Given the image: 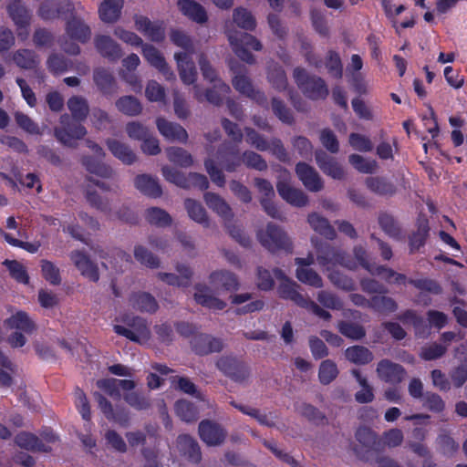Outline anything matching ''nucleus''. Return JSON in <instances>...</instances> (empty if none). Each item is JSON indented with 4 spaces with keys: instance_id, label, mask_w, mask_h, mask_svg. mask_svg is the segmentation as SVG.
I'll return each instance as SVG.
<instances>
[{
    "instance_id": "f257e3e1",
    "label": "nucleus",
    "mask_w": 467,
    "mask_h": 467,
    "mask_svg": "<svg viewBox=\"0 0 467 467\" xmlns=\"http://www.w3.org/2000/svg\"><path fill=\"white\" fill-rule=\"evenodd\" d=\"M68 15L70 16L65 23V36L59 37L58 44L64 52L76 56L80 53V47L75 41L82 44L88 42L92 32L85 20L77 16L74 11Z\"/></svg>"
},
{
    "instance_id": "f03ea898",
    "label": "nucleus",
    "mask_w": 467,
    "mask_h": 467,
    "mask_svg": "<svg viewBox=\"0 0 467 467\" xmlns=\"http://www.w3.org/2000/svg\"><path fill=\"white\" fill-rule=\"evenodd\" d=\"M225 34L235 55L243 61L248 64H254L255 61L254 57L247 50V47L259 51L263 47L261 42L255 36L237 31L228 26V25L225 26Z\"/></svg>"
},
{
    "instance_id": "7ed1b4c3",
    "label": "nucleus",
    "mask_w": 467,
    "mask_h": 467,
    "mask_svg": "<svg viewBox=\"0 0 467 467\" xmlns=\"http://www.w3.org/2000/svg\"><path fill=\"white\" fill-rule=\"evenodd\" d=\"M260 244L268 251L290 250L292 244L286 233L274 223H268L265 229L257 232Z\"/></svg>"
},
{
    "instance_id": "20e7f679",
    "label": "nucleus",
    "mask_w": 467,
    "mask_h": 467,
    "mask_svg": "<svg viewBox=\"0 0 467 467\" xmlns=\"http://www.w3.org/2000/svg\"><path fill=\"white\" fill-rule=\"evenodd\" d=\"M59 126L54 130L57 140L65 146L74 147L75 140H80L87 134L86 128L72 119L67 114H63L59 119Z\"/></svg>"
},
{
    "instance_id": "39448f33",
    "label": "nucleus",
    "mask_w": 467,
    "mask_h": 467,
    "mask_svg": "<svg viewBox=\"0 0 467 467\" xmlns=\"http://www.w3.org/2000/svg\"><path fill=\"white\" fill-rule=\"evenodd\" d=\"M294 78L299 88L312 99H324L328 94L322 78L308 76L306 70L301 67L295 68Z\"/></svg>"
},
{
    "instance_id": "423d86ee",
    "label": "nucleus",
    "mask_w": 467,
    "mask_h": 467,
    "mask_svg": "<svg viewBox=\"0 0 467 467\" xmlns=\"http://www.w3.org/2000/svg\"><path fill=\"white\" fill-rule=\"evenodd\" d=\"M124 321L129 327L115 325L113 327L115 333L138 343H144L150 339V332L143 318L137 317Z\"/></svg>"
},
{
    "instance_id": "0eeeda50",
    "label": "nucleus",
    "mask_w": 467,
    "mask_h": 467,
    "mask_svg": "<svg viewBox=\"0 0 467 467\" xmlns=\"http://www.w3.org/2000/svg\"><path fill=\"white\" fill-rule=\"evenodd\" d=\"M317 260L325 271H330L336 265H342L353 270L355 265L351 264L346 256V254L330 245L319 247L317 249Z\"/></svg>"
},
{
    "instance_id": "6e6552de",
    "label": "nucleus",
    "mask_w": 467,
    "mask_h": 467,
    "mask_svg": "<svg viewBox=\"0 0 467 467\" xmlns=\"http://www.w3.org/2000/svg\"><path fill=\"white\" fill-rule=\"evenodd\" d=\"M216 367L225 376L236 382H244L250 376L249 368L234 357H221L216 361Z\"/></svg>"
},
{
    "instance_id": "1a4fd4ad",
    "label": "nucleus",
    "mask_w": 467,
    "mask_h": 467,
    "mask_svg": "<svg viewBox=\"0 0 467 467\" xmlns=\"http://www.w3.org/2000/svg\"><path fill=\"white\" fill-rule=\"evenodd\" d=\"M7 13L16 26L18 38L25 41L28 38L30 33V25L32 22V13L26 5H7Z\"/></svg>"
},
{
    "instance_id": "9d476101",
    "label": "nucleus",
    "mask_w": 467,
    "mask_h": 467,
    "mask_svg": "<svg viewBox=\"0 0 467 467\" xmlns=\"http://www.w3.org/2000/svg\"><path fill=\"white\" fill-rule=\"evenodd\" d=\"M289 174L285 171L283 180L276 183V189L283 200L295 207H305L308 204V196L300 189L294 187L289 182Z\"/></svg>"
},
{
    "instance_id": "9b49d317",
    "label": "nucleus",
    "mask_w": 467,
    "mask_h": 467,
    "mask_svg": "<svg viewBox=\"0 0 467 467\" xmlns=\"http://www.w3.org/2000/svg\"><path fill=\"white\" fill-rule=\"evenodd\" d=\"M74 4L69 0H44L37 8V16L45 20H54L61 16L72 14Z\"/></svg>"
},
{
    "instance_id": "f8f14e48",
    "label": "nucleus",
    "mask_w": 467,
    "mask_h": 467,
    "mask_svg": "<svg viewBox=\"0 0 467 467\" xmlns=\"http://www.w3.org/2000/svg\"><path fill=\"white\" fill-rule=\"evenodd\" d=\"M198 431L201 440L208 446L223 444L227 436L226 430L221 424L210 420H202Z\"/></svg>"
},
{
    "instance_id": "ddd939ff",
    "label": "nucleus",
    "mask_w": 467,
    "mask_h": 467,
    "mask_svg": "<svg viewBox=\"0 0 467 467\" xmlns=\"http://www.w3.org/2000/svg\"><path fill=\"white\" fill-rule=\"evenodd\" d=\"M376 373L381 381L393 385L400 384L407 376V372L401 365L387 358L381 359L378 363Z\"/></svg>"
},
{
    "instance_id": "4468645a",
    "label": "nucleus",
    "mask_w": 467,
    "mask_h": 467,
    "mask_svg": "<svg viewBox=\"0 0 467 467\" xmlns=\"http://www.w3.org/2000/svg\"><path fill=\"white\" fill-rule=\"evenodd\" d=\"M224 342L222 338L210 334L194 335L191 340V347L194 353L200 356L220 352L224 348Z\"/></svg>"
},
{
    "instance_id": "2eb2a0df",
    "label": "nucleus",
    "mask_w": 467,
    "mask_h": 467,
    "mask_svg": "<svg viewBox=\"0 0 467 467\" xmlns=\"http://www.w3.org/2000/svg\"><path fill=\"white\" fill-rule=\"evenodd\" d=\"M296 173L306 190L317 192L323 190L324 182L316 169L306 162H298Z\"/></svg>"
},
{
    "instance_id": "dca6fc26",
    "label": "nucleus",
    "mask_w": 467,
    "mask_h": 467,
    "mask_svg": "<svg viewBox=\"0 0 467 467\" xmlns=\"http://www.w3.org/2000/svg\"><path fill=\"white\" fill-rule=\"evenodd\" d=\"M69 258L81 275L92 282L99 281V273L98 265L91 261L87 254L80 250H74L69 254Z\"/></svg>"
},
{
    "instance_id": "f3484780",
    "label": "nucleus",
    "mask_w": 467,
    "mask_h": 467,
    "mask_svg": "<svg viewBox=\"0 0 467 467\" xmlns=\"http://www.w3.org/2000/svg\"><path fill=\"white\" fill-rule=\"evenodd\" d=\"M232 83L234 88L241 94L245 95L260 105H267V99L265 94L254 88L252 81L245 74L242 72L235 73Z\"/></svg>"
},
{
    "instance_id": "a211bd4d",
    "label": "nucleus",
    "mask_w": 467,
    "mask_h": 467,
    "mask_svg": "<svg viewBox=\"0 0 467 467\" xmlns=\"http://www.w3.org/2000/svg\"><path fill=\"white\" fill-rule=\"evenodd\" d=\"M315 157L316 162L323 173L334 180L341 181L345 179V171L335 158L321 150L316 151Z\"/></svg>"
},
{
    "instance_id": "6ab92c4d",
    "label": "nucleus",
    "mask_w": 467,
    "mask_h": 467,
    "mask_svg": "<svg viewBox=\"0 0 467 467\" xmlns=\"http://www.w3.org/2000/svg\"><path fill=\"white\" fill-rule=\"evenodd\" d=\"M97 387L114 400L121 398L120 389L124 391L133 390L136 383L130 379H103L97 381Z\"/></svg>"
},
{
    "instance_id": "aec40b11",
    "label": "nucleus",
    "mask_w": 467,
    "mask_h": 467,
    "mask_svg": "<svg viewBox=\"0 0 467 467\" xmlns=\"http://www.w3.org/2000/svg\"><path fill=\"white\" fill-rule=\"evenodd\" d=\"M156 126L159 132L168 140L186 142L188 133L186 130L178 123L169 121L164 118L156 119Z\"/></svg>"
},
{
    "instance_id": "412c9836",
    "label": "nucleus",
    "mask_w": 467,
    "mask_h": 467,
    "mask_svg": "<svg viewBox=\"0 0 467 467\" xmlns=\"http://www.w3.org/2000/svg\"><path fill=\"white\" fill-rule=\"evenodd\" d=\"M94 45L97 51L110 61H117L123 55L120 46L109 36H96Z\"/></svg>"
},
{
    "instance_id": "4be33fe9",
    "label": "nucleus",
    "mask_w": 467,
    "mask_h": 467,
    "mask_svg": "<svg viewBox=\"0 0 467 467\" xmlns=\"http://www.w3.org/2000/svg\"><path fill=\"white\" fill-rule=\"evenodd\" d=\"M193 298L197 304L210 309L222 310L226 306V303L213 296L211 287L206 285L197 284L194 286Z\"/></svg>"
},
{
    "instance_id": "5701e85b",
    "label": "nucleus",
    "mask_w": 467,
    "mask_h": 467,
    "mask_svg": "<svg viewBox=\"0 0 467 467\" xmlns=\"http://www.w3.org/2000/svg\"><path fill=\"white\" fill-rule=\"evenodd\" d=\"M174 58L181 80L185 85L194 84L197 78V70L191 56L188 53H175Z\"/></svg>"
},
{
    "instance_id": "b1692460",
    "label": "nucleus",
    "mask_w": 467,
    "mask_h": 467,
    "mask_svg": "<svg viewBox=\"0 0 467 467\" xmlns=\"http://www.w3.org/2000/svg\"><path fill=\"white\" fill-rule=\"evenodd\" d=\"M135 26L138 31L142 33L151 41L161 42L164 39L165 31L163 26L159 23L151 22L146 16H136Z\"/></svg>"
},
{
    "instance_id": "393cba45",
    "label": "nucleus",
    "mask_w": 467,
    "mask_h": 467,
    "mask_svg": "<svg viewBox=\"0 0 467 467\" xmlns=\"http://www.w3.org/2000/svg\"><path fill=\"white\" fill-rule=\"evenodd\" d=\"M203 200L206 205L218 216H220L223 221L234 219V213L228 204V202L219 194L214 192H205L203 195Z\"/></svg>"
},
{
    "instance_id": "a878e982",
    "label": "nucleus",
    "mask_w": 467,
    "mask_h": 467,
    "mask_svg": "<svg viewBox=\"0 0 467 467\" xmlns=\"http://www.w3.org/2000/svg\"><path fill=\"white\" fill-rule=\"evenodd\" d=\"M300 285L294 280L285 279L284 283H279L277 286V294L279 297L290 300L296 306L303 307L308 297L299 291Z\"/></svg>"
},
{
    "instance_id": "bb28decb",
    "label": "nucleus",
    "mask_w": 467,
    "mask_h": 467,
    "mask_svg": "<svg viewBox=\"0 0 467 467\" xmlns=\"http://www.w3.org/2000/svg\"><path fill=\"white\" fill-rule=\"evenodd\" d=\"M210 283L216 289H224L226 291L238 290L240 283L237 276L227 270L214 271L210 275Z\"/></svg>"
},
{
    "instance_id": "cd10ccee",
    "label": "nucleus",
    "mask_w": 467,
    "mask_h": 467,
    "mask_svg": "<svg viewBox=\"0 0 467 467\" xmlns=\"http://www.w3.org/2000/svg\"><path fill=\"white\" fill-rule=\"evenodd\" d=\"M177 446L182 456L189 462L198 463L202 460V452L198 442L191 436L183 434L178 437Z\"/></svg>"
},
{
    "instance_id": "c85d7f7f",
    "label": "nucleus",
    "mask_w": 467,
    "mask_h": 467,
    "mask_svg": "<svg viewBox=\"0 0 467 467\" xmlns=\"http://www.w3.org/2000/svg\"><path fill=\"white\" fill-rule=\"evenodd\" d=\"M231 303L234 305H244L238 308L241 314L253 313L260 311L264 308L265 303L263 300L254 299V295L251 293H241L230 296Z\"/></svg>"
},
{
    "instance_id": "c756f323",
    "label": "nucleus",
    "mask_w": 467,
    "mask_h": 467,
    "mask_svg": "<svg viewBox=\"0 0 467 467\" xmlns=\"http://www.w3.org/2000/svg\"><path fill=\"white\" fill-rule=\"evenodd\" d=\"M93 81L98 89L105 95L113 94L117 89V82L113 74L106 68H95Z\"/></svg>"
},
{
    "instance_id": "7c9ffc66",
    "label": "nucleus",
    "mask_w": 467,
    "mask_h": 467,
    "mask_svg": "<svg viewBox=\"0 0 467 467\" xmlns=\"http://www.w3.org/2000/svg\"><path fill=\"white\" fill-rule=\"evenodd\" d=\"M135 187L144 195L151 198H159L162 190L156 178L148 174L138 175L134 181Z\"/></svg>"
},
{
    "instance_id": "2f4dec72",
    "label": "nucleus",
    "mask_w": 467,
    "mask_h": 467,
    "mask_svg": "<svg viewBox=\"0 0 467 467\" xmlns=\"http://www.w3.org/2000/svg\"><path fill=\"white\" fill-rule=\"evenodd\" d=\"M106 145L113 156L124 164L130 165L136 161V154L127 144L115 139H108Z\"/></svg>"
},
{
    "instance_id": "473e14b6",
    "label": "nucleus",
    "mask_w": 467,
    "mask_h": 467,
    "mask_svg": "<svg viewBox=\"0 0 467 467\" xmlns=\"http://www.w3.org/2000/svg\"><path fill=\"white\" fill-rule=\"evenodd\" d=\"M178 6L184 16L196 23L202 24L208 19L205 9L192 0H179Z\"/></svg>"
},
{
    "instance_id": "72a5a7b5",
    "label": "nucleus",
    "mask_w": 467,
    "mask_h": 467,
    "mask_svg": "<svg viewBox=\"0 0 467 467\" xmlns=\"http://www.w3.org/2000/svg\"><path fill=\"white\" fill-rule=\"evenodd\" d=\"M184 208L188 216L203 227L210 226V219L204 207L197 201L188 198L184 201Z\"/></svg>"
},
{
    "instance_id": "f704fd0d",
    "label": "nucleus",
    "mask_w": 467,
    "mask_h": 467,
    "mask_svg": "<svg viewBox=\"0 0 467 467\" xmlns=\"http://www.w3.org/2000/svg\"><path fill=\"white\" fill-rule=\"evenodd\" d=\"M122 6L123 0H103L99 8V17L106 23H114L119 18Z\"/></svg>"
},
{
    "instance_id": "c9c22d12",
    "label": "nucleus",
    "mask_w": 467,
    "mask_h": 467,
    "mask_svg": "<svg viewBox=\"0 0 467 467\" xmlns=\"http://www.w3.org/2000/svg\"><path fill=\"white\" fill-rule=\"evenodd\" d=\"M9 328L21 330L26 334H31L36 329V324L24 311H17L5 320Z\"/></svg>"
},
{
    "instance_id": "e433bc0d",
    "label": "nucleus",
    "mask_w": 467,
    "mask_h": 467,
    "mask_svg": "<svg viewBox=\"0 0 467 467\" xmlns=\"http://www.w3.org/2000/svg\"><path fill=\"white\" fill-rule=\"evenodd\" d=\"M307 223L315 232L325 236L326 238L332 240L336 237V232L330 225L327 219L321 216L317 213H309L307 216Z\"/></svg>"
},
{
    "instance_id": "4c0bfd02",
    "label": "nucleus",
    "mask_w": 467,
    "mask_h": 467,
    "mask_svg": "<svg viewBox=\"0 0 467 467\" xmlns=\"http://www.w3.org/2000/svg\"><path fill=\"white\" fill-rule=\"evenodd\" d=\"M16 443L19 447L32 451L47 452L51 450V448L48 445L44 443L36 436L27 432L19 433L16 437Z\"/></svg>"
},
{
    "instance_id": "58836bf2",
    "label": "nucleus",
    "mask_w": 467,
    "mask_h": 467,
    "mask_svg": "<svg viewBox=\"0 0 467 467\" xmlns=\"http://www.w3.org/2000/svg\"><path fill=\"white\" fill-rule=\"evenodd\" d=\"M365 183L372 192L381 196H392L396 192L394 184L382 177H368Z\"/></svg>"
},
{
    "instance_id": "ea45409f",
    "label": "nucleus",
    "mask_w": 467,
    "mask_h": 467,
    "mask_svg": "<svg viewBox=\"0 0 467 467\" xmlns=\"http://www.w3.org/2000/svg\"><path fill=\"white\" fill-rule=\"evenodd\" d=\"M130 306L141 312L153 313L158 309L155 298L148 293H136L130 297Z\"/></svg>"
},
{
    "instance_id": "a19ab883",
    "label": "nucleus",
    "mask_w": 467,
    "mask_h": 467,
    "mask_svg": "<svg viewBox=\"0 0 467 467\" xmlns=\"http://www.w3.org/2000/svg\"><path fill=\"white\" fill-rule=\"evenodd\" d=\"M15 64L23 69H34L39 64L37 55L30 49H18L12 55Z\"/></svg>"
},
{
    "instance_id": "79ce46f5",
    "label": "nucleus",
    "mask_w": 467,
    "mask_h": 467,
    "mask_svg": "<svg viewBox=\"0 0 467 467\" xmlns=\"http://www.w3.org/2000/svg\"><path fill=\"white\" fill-rule=\"evenodd\" d=\"M233 22L238 27L246 30L254 31L256 27V19L251 11L239 6L233 11Z\"/></svg>"
},
{
    "instance_id": "37998d69",
    "label": "nucleus",
    "mask_w": 467,
    "mask_h": 467,
    "mask_svg": "<svg viewBox=\"0 0 467 467\" xmlns=\"http://www.w3.org/2000/svg\"><path fill=\"white\" fill-rule=\"evenodd\" d=\"M351 374L355 377L356 380L361 387V389L357 391L355 394V400L358 403H369L372 402L375 396L372 387L369 385L368 379L363 377L359 370L353 369Z\"/></svg>"
},
{
    "instance_id": "c03bdc74",
    "label": "nucleus",
    "mask_w": 467,
    "mask_h": 467,
    "mask_svg": "<svg viewBox=\"0 0 467 467\" xmlns=\"http://www.w3.org/2000/svg\"><path fill=\"white\" fill-rule=\"evenodd\" d=\"M115 106L119 112L127 116H137L142 111L140 100L130 95L119 98L115 102Z\"/></svg>"
},
{
    "instance_id": "a18cd8bd",
    "label": "nucleus",
    "mask_w": 467,
    "mask_h": 467,
    "mask_svg": "<svg viewBox=\"0 0 467 467\" xmlns=\"http://www.w3.org/2000/svg\"><path fill=\"white\" fill-rule=\"evenodd\" d=\"M296 277L299 282L315 288H321L324 285L321 275L311 267H296Z\"/></svg>"
},
{
    "instance_id": "49530a36",
    "label": "nucleus",
    "mask_w": 467,
    "mask_h": 467,
    "mask_svg": "<svg viewBox=\"0 0 467 467\" xmlns=\"http://www.w3.org/2000/svg\"><path fill=\"white\" fill-rule=\"evenodd\" d=\"M345 356L348 360L358 365H366L373 360L372 352L363 346H353L346 349Z\"/></svg>"
},
{
    "instance_id": "de8ad7c7",
    "label": "nucleus",
    "mask_w": 467,
    "mask_h": 467,
    "mask_svg": "<svg viewBox=\"0 0 467 467\" xmlns=\"http://www.w3.org/2000/svg\"><path fill=\"white\" fill-rule=\"evenodd\" d=\"M67 109L75 120H84L89 111L88 100L80 96H73L67 102Z\"/></svg>"
},
{
    "instance_id": "09e8293b",
    "label": "nucleus",
    "mask_w": 467,
    "mask_h": 467,
    "mask_svg": "<svg viewBox=\"0 0 467 467\" xmlns=\"http://www.w3.org/2000/svg\"><path fill=\"white\" fill-rule=\"evenodd\" d=\"M168 160L182 168H188L192 165V156L184 149L180 147H169L166 149Z\"/></svg>"
},
{
    "instance_id": "8fccbe9b",
    "label": "nucleus",
    "mask_w": 467,
    "mask_h": 467,
    "mask_svg": "<svg viewBox=\"0 0 467 467\" xmlns=\"http://www.w3.org/2000/svg\"><path fill=\"white\" fill-rule=\"evenodd\" d=\"M176 415L185 422H192L198 419L196 407L189 400H180L174 405Z\"/></svg>"
},
{
    "instance_id": "3c124183",
    "label": "nucleus",
    "mask_w": 467,
    "mask_h": 467,
    "mask_svg": "<svg viewBox=\"0 0 467 467\" xmlns=\"http://www.w3.org/2000/svg\"><path fill=\"white\" fill-rule=\"evenodd\" d=\"M94 398L99 404V408L108 420H114L120 424H126L128 422V413L124 412V417L115 416V410L112 404L103 395L99 392H95Z\"/></svg>"
},
{
    "instance_id": "603ef678",
    "label": "nucleus",
    "mask_w": 467,
    "mask_h": 467,
    "mask_svg": "<svg viewBox=\"0 0 467 467\" xmlns=\"http://www.w3.org/2000/svg\"><path fill=\"white\" fill-rule=\"evenodd\" d=\"M48 70L54 75H60L72 67V61L57 53L51 54L47 60Z\"/></svg>"
},
{
    "instance_id": "864d4df0",
    "label": "nucleus",
    "mask_w": 467,
    "mask_h": 467,
    "mask_svg": "<svg viewBox=\"0 0 467 467\" xmlns=\"http://www.w3.org/2000/svg\"><path fill=\"white\" fill-rule=\"evenodd\" d=\"M212 88L205 91V99L208 102L220 106L223 104V98L230 91V87L223 81H218L216 84L213 83Z\"/></svg>"
},
{
    "instance_id": "5fc2aeb1",
    "label": "nucleus",
    "mask_w": 467,
    "mask_h": 467,
    "mask_svg": "<svg viewBox=\"0 0 467 467\" xmlns=\"http://www.w3.org/2000/svg\"><path fill=\"white\" fill-rule=\"evenodd\" d=\"M82 163L90 173L96 174L103 178H110L114 171L111 167L107 164L92 159L91 157H84Z\"/></svg>"
},
{
    "instance_id": "6e6d98bb",
    "label": "nucleus",
    "mask_w": 467,
    "mask_h": 467,
    "mask_svg": "<svg viewBox=\"0 0 467 467\" xmlns=\"http://www.w3.org/2000/svg\"><path fill=\"white\" fill-rule=\"evenodd\" d=\"M123 396L124 400L128 405L137 410H146L150 408L151 403L148 397L139 391L130 390L125 391Z\"/></svg>"
},
{
    "instance_id": "4d7b16f0",
    "label": "nucleus",
    "mask_w": 467,
    "mask_h": 467,
    "mask_svg": "<svg viewBox=\"0 0 467 467\" xmlns=\"http://www.w3.org/2000/svg\"><path fill=\"white\" fill-rule=\"evenodd\" d=\"M135 259L150 268H158L161 265L160 259L155 256L150 251L142 245H136L134 247Z\"/></svg>"
},
{
    "instance_id": "13d9d810",
    "label": "nucleus",
    "mask_w": 467,
    "mask_h": 467,
    "mask_svg": "<svg viewBox=\"0 0 467 467\" xmlns=\"http://www.w3.org/2000/svg\"><path fill=\"white\" fill-rule=\"evenodd\" d=\"M146 220L160 227H165L171 223V215L164 210L158 207H151L146 211Z\"/></svg>"
},
{
    "instance_id": "bf43d9fd",
    "label": "nucleus",
    "mask_w": 467,
    "mask_h": 467,
    "mask_svg": "<svg viewBox=\"0 0 467 467\" xmlns=\"http://www.w3.org/2000/svg\"><path fill=\"white\" fill-rule=\"evenodd\" d=\"M217 158L223 169L228 172L236 171L243 163L242 155L239 156L237 151L223 155L222 150H219Z\"/></svg>"
},
{
    "instance_id": "052dcab7",
    "label": "nucleus",
    "mask_w": 467,
    "mask_h": 467,
    "mask_svg": "<svg viewBox=\"0 0 467 467\" xmlns=\"http://www.w3.org/2000/svg\"><path fill=\"white\" fill-rule=\"evenodd\" d=\"M338 375L337 365L330 359L321 362L318 370V379L323 385L331 383Z\"/></svg>"
},
{
    "instance_id": "680f3d73",
    "label": "nucleus",
    "mask_w": 467,
    "mask_h": 467,
    "mask_svg": "<svg viewBox=\"0 0 467 467\" xmlns=\"http://www.w3.org/2000/svg\"><path fill=\"white\" fill-rule=\"evenodd\" d=\"M379 223L381 229L391 238L399 239L401 234L400 226L395 219L386 213H382L379 216Z\"/></svg>"
},
{
    "instance_id": "e2e57ef3",
    "label": "nucleus",
    "mask_w": 467,
    "mask_h": 467,
    "mask_svg": "<svg viewBox=\"0 0 467 467\" xmlns=\"http://www.w3.org/2000/svg\"><path fill=\"white\" fill-rule=\"evenodd\" d=\"M371 308L380 313H391L398 309L396 301L389 296H375L370 299Z\"/></svg>"
},
{
    "instance_id": "0e129e2a",
    "label": "nucleus",
    "mask_w": 467,
    "mask_h": 467,
    "mask_svg": "<svg viewBox=\"0 0 467 467\" xmlns=\"http://www.w3.org/2000/svg\"><path fill=\"white\" fill-rule=\"evenodd\" d=\"M327 278L332 285L345 291H351L355 288L354 281L337 270L327 271Z\"/></svg>"
},
{
    "instance_id": "69168bd1",
    "label": "nucleus",
    "mask_w": 467,
    "mask_h": 467,
    "mask_svg": "<svg viewBox=\"0 0 467 467\" xmlns=\"http://www.w3.org/2000/svg\"><path fill=\"white\" fill-rule=\"evenodd\" d=\"M223 225L228 234L244 247L251 244V239L244 233V230L238 225L234 219L225 220Z\"/></svg>"
},
{
    "instance_id": "338daca9",
    "label": "nucleus",
    "mask_w": 467,
    "mask_h": 467,
    "mask_svg": "<svg viewBox=\"0 0 467 467\" xmlns=\"http://www.w3.org/2000/svg\"><path fill=\"white\" fill-rule=\"evenodd\" d=\"M348 161L356 170L362 173H373L378 168L375 161L367 160L358 154L349 155Z\"/></svg>"
},
{
    "instance_id": "774afa93",
    "label": "nucleus",
    "mask_w": 467,
    "mask_h": 467,
    "mask_svg": "<svg viewBox=\"0 0 467 467\" xmlns=\"http://www.w3.org/2000/svg\"><path fill=\"white\" fill-rule=\"evenodd\" d=\"M243 163L250 169H254L259 171H265L267 169V163L265 159L258 153L253 150H245L242 154Z\"/></svg>"
}]
</instances>
